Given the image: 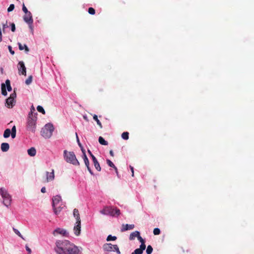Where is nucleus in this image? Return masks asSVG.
<instances>
[{
	"label": "nucleus",
	"instance_id": "nucleus-41",
	"mask_svg": "<svg viewBox=\"0 0 254 254\" xmlns=\"http://www.w3.org/2000/svg\"><path fill=\"white\" fill-rule=\"evenodd\" d=\"M88 13L90 14L93 15L95 13V10L93 8L89 7L88 8Z\"/></svg>",
	"mask_w": 254,
	"mask_h": 254
},
{
	"label": "nucleus",
	"instance_id": "nucleus-7",
	"mask_svg": "<svg viewBox=\"0 0 254 254\" xmlns=\"http://www.w3.org/2000/svg\"><path fill=\"white\" fill-rule=\"evenodd\" d=\"M103 249L104 251L107 252H116L118 254H121V252L118 246L117 245H113L111 243H106L103 245Z\"/></svg>",
	"mask_w": 254,
	"mask_h": 254
},
{
	"label": "nucleus",
	"instance_id": "nucleus-53",
	"mask_svg": "<svg viewBox=\"0 0 254 254\" xmlns=\"http://www.w3.org/2000/svg\"><path fill=\"white\" fill-rule=\"evenodd\" d=\"M114 169H115V171H116V173L117 174V175L118 176V169L116 167H115V168H114Z\"/></svg>",
	"mask_w": 254,
	"mask_h": 254
},
{
	"label": "nucleus",
	"instance_id": "nucleus-47",
	"mask_svg": "<svg viewBox=\"0 0 254 254\" xmlns=\"http://www.w3.org/2000/svg\"><path fill=\"white\" fill-rule=\"evenodd\" d=\"M76 139H77V143H78V144L79 146H81V143L79 141V139L78 138V135H77V134L76 133Z\"/></svg>",
	"mask_w": 254,
	"mask_h": 254
},
{
	"label": "nucleus",
	"instance_id": "nucleus-11",
	"mask_svg": "<svg viewBox=\"0 0 254 254\" xmlns=\"http://www.w3.org/2000/svg\"><path fill=\"white\" fill-rule=\"evenodd\" d=\"M74 234L78 236L80 234L81 231V220L76 221L73 228Z\"/></svg>",
	"mask_w": 254,
	"mask_h": 254
},
{
	"label": "nucleus",
	"instance_id": "nucleus-43",
	"mask_svg": "<svg viewBox=\"0 0 254 254\" xmlns=\"http://www.w3.org/2000/svg\"><path fill=\"white\" fill-rule=\"evenodd\" d=\"M22 10L23 11V12L25 13H26L28 12H29L27 8H26V7L25 6V4L23 3V5H22Z\"/></svg>",
	"mask_w": 254,
	"mask_h": 254
},
{
	"label": "nucleus",
	"instance_id": "nucleus-57",
	"mask_svg": "<svg viewBox=\"0 0 254 254\" xmlns=\"http://www.w3.org/2000/svg\"><path fill=\"white\" fill-rule=\"evenodd\" d=\"M131 254H134L133 253H132Z\"/></svg>",
	"mask_w": 254,
	"mask_h": 254
},
{
	"label": "nucleus",
	"instance_id": "nucleus-22",
	"mask_svg": "<svg viewBox=\"0 0 254 254\" xmlns=\"http://www.w3.org/2000/svg\"><path fill=\"white\" fill-rule=\"evenodd\" d=\"M18 47H19V49L20 50L22 51L23 49H25V51L26 53H27L29 51V49L26 45L24 44L23 46L20 43H18Z\"/></svg>",
	"mask_w": 254,
	"mask_h": 254
},
{
	"label": "nucleus",
	"instance_id": "nucleus-40",
	"mask_svg": "<svg viewBox=\"0 0 254 254\" xmlns=\"http://www.w3.org/2000/svg\"><path fill=\"white\" fill-rule=\"evenodd\" d=\"M153 234L155 235H158L160 234V230L159 228H156L153 230Z\"/></svg>",
	"mask_w": 254,
	"mask_h": 254
},
{
	"label": "nucleus",
	"instance_id": "nucleus-6",
	"mask_svg": "<svg viewBox=\"0 0 254 254\" xmlns=\"http://www.w3.org/2000/svg\"><path fill=\"white\" fill-rule=\"evenodd\" d=\"M0 194L3 198V203L6 206L8 207L10 205L11 201V196L7 192L4 188L0 189Z\"/></svg>",
	"mask_w": 254,
	"mask_h": 254
},
{
	"label": "nucleus",
	"instance_id": "nucleus-9",
	"mask_svg": "<svg viewBox=\"0 0 254 254\" xmlns=\"http://www.w3.org/2000/svg\"><path fill=\"white\" fill-rule=\"evenodd\" d=\"M23 19L25 22L29 24L30 28L32 30V25L33 22V19L32 14L30 11L25 13L23 16Z\"/></svg>",
	"mask_w": 254,
	"mask_h": 254
},
{
	"label": "nucleus",
	"instance_id": "nucleus-13",
	"mask_svg": "<svg viewBox=\"0 0 254 254\" xmlns=\"http://www.w3.org/2000/svg\"><path fill=\"white\" fill-rule=\"evenodd\" d=\"M53 234L55 236L57 234H60L64 236H67L68 233L64 229L58 228L54 231Z\"/></svg>",
	"mask_w": 254,
	"mask_h": 254
},
{
	"label": "nucleus",
	"instance_id": "nucleus-50",
	"mask_svg": "<svg viewBox=\"0 0 254 254\" xmlns=\"http://www.w3.org/2000/svg\"><path fill=\"white\" fill-rule=\"evenodd\" d=\"M81 150L82 154H83L82 155H86V153H85V150L84 148H81Z\"/></svg>",
	"mask_w": 254,
	"mask_h": 254
},
{
	"label": "nucleus",
	"instance_id": "nucleus-44",
	"mask_svg": "<svg viewBox=\"0 0 254 254\" xmlns=\"http://www.w3.org/2000/svg\"><path fill=\"white\" fill-rule=\"evenodd\" d=\"M8 48L10 54L12 55H14V51L12 50L11 46H8Z\"/></svg>",
	"mask_w": 254,
	"mask_h": 254
},
{
	"label": "nucleus",
	"instance_id": "nucleus-14",
	"mask_svg": "<svg viewBox=\"0 0 254 254\" xmlns=\"http://www.w3.org/2000/svg\"><path fill=\"white\" fill-rule=\"evenodd\" d=\"M82 158L84 160L85 165L87 168L88 171H89V172L90 173V174L91 175H93L94 174L89 166V160H88L87 156L86 155H82Z\"/></svg>",
	"mask_w": 254,
	"mask_h": 254
},
{
	"label": "nucleus",
	"instance_id": "nucleus-54",
	"mask_svg": "<svg viewBox=\"0 0 254 254\" xmlns=\"http://www.w3.org/2000/svg\"><path fill=\"white\" fill-rule=\"evenodd\" d=\"M83 118H84V120H85L86 121H88V119H87V117L86 116H83Z\"/></svg>",
	"mask_w": 254,
	"mask_h": 254
},
{
	"label": "nucleus",
	"instance_id": "nucleus-26",
	"mask_svg": "<svg viewBox=\"0 0 254 254\" xmlns=\"http://www.w3.org/2000/svg\"><path fill=\"white\" fill-rule=\"evenodd\" d=\"M16 127L14 126L11 129V135L12 138H14L16 136Z\"/></svg>",
	"mask_w": 254,
	"mask_h": 254
},
{
	"label": "nucleus",
	"instance_id": "nucleus-56",
	"mask_svg": "<svg viewBox=\"0 0 254 254\" xmlns=\"http://www.w3.org/2000/svg\"><path fill=\"white\" fill-rule=\"evenodd\" d=\"M79 147H80V148H81H81H84L83 147V146H82V144L81 145V146H79Z\"/></svg>",
	"mask_w": 254,
	"mask_h": 254
},
{
	"label": "nucleus",
	"instance_id": "nucleus-29",
	"mask_svg": "<svg viewBox=\"0 0 254 254\" xmlns=\"http://www.w3.org/2000/svg\"><path fill=\"white\" fill-rule=\"evenodd\" d=\"M1 94L4 96L7 95L5 85L4 83L1 84Z\"/></svg>",
	"mask_w": 254,
	"mask_h": 254
},
{
	"label": "nucleus",
	"instance_id": "nucleus-35",
	"mask_svg": "<svg viewBox=\"0 0 254 254\" xmlns=\"http://www.w3.org/2000/svg\"><path fill=\"white\" fill-rule=\"evenodd\" d=\"M117 237L112 236V235H110L107 237L106 240L107 241H115L117 240Z\"/></svg>",
	"mask_w": 254,
	"mask_h": 254
},
{
	"label": "nucleus",
	"instance_id": "nucleus-19",
	"mask_svg": "<svg viewBox=\"0 0 254 254\" xmlns=\"http://www.w3.org/2000/svg\"><path fill=\"white\" fill-rule=\"evenodd\" d=\"M73 216L75 218L76 221L81 220L79 211L77 209L74 208L73 212Z\"/></svg>",
	"mask_w": 254,
	"mask_h": 254
},
{
	"label": "nucleus",
	"instance_id": "nucleus-28",
	"mask_svg": "<svg viewBox=\"0 0 254 254\" xmlns=\"http://www.w3.org/2000/svg\"><path fill=\"white\" fill-rule=\"evenodd\" d=\"M99 142L102 145H107L108 144V142L106 141L102 136H100L99 137Z\"/></svg>",
	"mask_w": 254,
	"mask_h": 254
},
{
	"label": "nucleus",
	"instance_id": "nucleus-31",
	"mask_svg": "<svg viewBox=\"0 0 254 254\" xmlns=\"http://www.w3.org/2000/svg\"><path fill=\"white\" fill-rule=\"evenodd\" d=\"M122 137L125 139V140H127L129 138V133L128 132H124L122 134Z\"/></svg>",
	"mask_w": 254,
	"mask_h": 254
},
{
	"label": "nucleus",
	"instance_id": "nucleus-12",
	"mask_svg": "<svg viewBox=\"0 0 254 254\" xmlns=\"http://www.w3.org/2000/svg\"><path fill=\"white\" fill-rule=\"evenodd\" d=\"M18 69L19 74H21L25 76L26 75V67L23 62L20 61L18 63Z\"/></svg>",
	"mask_w": 254,
	"mask_h": 254
},
{
	"label": "nucleus",
	"instance_id": "nucleus-23",
	"mask_svg": "<svg viewBox=\"0 0 254 254\" xmlns=\"http://www.w3.org/2000/svg\"><path fill=\"white\" fill-rule=\"evenodd\" d=\"M28 154L30 156H34L36 153V150L34 147H31L27 151Z\"/></svg>",
	"mask_w": 254,
	"mask_h": 254
},
{
	"label": "nucleus",
	"instance_id": "nucleus-49",
	"mask_svg": "<svg viewBox=\"0 0 254 254\" xmlns=\"http://www.w3.org/2000/svg\"><path fill=\"white\" fill-rule=\"evenodd\" d=\"M8 27V26L7 25V22H6V23H5V24H3V32H4V29H5L6 27Z\"/></svg>",
	"mask_w": 254,
	"mask_h": 254
},
{
	"label": "nucleus",
	"instance_id": "nucleus-15",
	"mask_svg": "<svg viewBox=\"0 0 254 254\" xmlns=\"http://www.w3.org/2000/svg\"><path fill=\"white\" fill-rule=\"evenodd\" d=\"M46 175H47V178H46L47 182L54 180V178H55V175H54V170L53 169L52 170V172L50 173L47 172Z\"/></svg>",
	"mask_w": 254,
	"mask_h": 254
},
{
	"label": "nucleus",
	"instance_id": "nucleus-27",
	"mask_svg": "<svg viewBox=\"0 0 254 254\" xmlns=\"http://www.w3.org/2000/svg\"><path fill=\"white\" fill-rule=\"evenodd\" d=\"M10 133H11L10 129L9 128H7L4 131L3 137L4 138L8 137L10 136Z\"/></svg>",
	"mask_w": 254,
	"mask_h": 254
},
{
	"label": "nucleus",
	"instance_id": "nucleus-36",
	"mask_svg": "<svg viewBox=\"0 0 254 254\" xmlns=\"http://www.w3.org/2000/svg\"><path fill=\"white\" fill-rule=\"evenodd\" d=\"M152 252H153V248H152V246L150 245L148 246L147 247L146 251V254H151Z\"/></svg>",
	"mask_w": 254,
	"mask_h": 254
},
{
	"label": "nucleus",
	"instance_id": "nucleus-5",
	"mask_svg": "<svg viewBox=\"0 0 254 254\" xmlns=\"http://www.w3.org/2000/svg\"><path fill=\"white\" fill-rule=\"evenodd\" d=\"M54 127L52 124H47L42 128L41 131V135L45 138H50L54 131Z\"/></svg>",
	"mask_w": 254,
	"mask_h": 254
},
{
	"label": "nucleus",
	"instance_id": "nucleus-37",
	"mask_svg": "<svg viewBox=\"0 0 254 254\" xmlns=\"http://www.w3.org/2000/svg\"><path fill=\"white\" fill-rule=\"evenodd\" d=\"M13 231L14 232V233L17 235L19 237H20V238H21L22 239H24L22 235L21 234V233H20V232L16 229L13 228Z\"/></svg>",
	"mask_w": 254,
	"mask_h": 254
},
{
	"label": "nucleus",
	"instance_id": "nucleus-45",
	"mask_svg": "<svg viewBox=\"0 0 254 254\" xmlns=\"http://www.w3.org/2000/svg\"><path fill=\"white\" fill-rule=\"evenodd\" d=\"M11 31L14 32L15 31V24L12 23L11 24Z\"/></svg>",
	"mask_w": 254,
	"mask_h": 254
},
{
	"label": "nucleus",
	"instance_id": "nucleus-4",
	"mask_svg": "<svg viewBox=\"0 0 254 254\" xmlns=\"http://www.w3.org/2000/svg\"><path fill=\"white\" fill-rule=\"evenodd\" d=\"M100 213L104 215H110L112 216H118L120 215V210L118 208L113 207L106 206L100 211Z\"/></svg>",
	"mask_w": 254,
	"mask_h": 254
},
{
	"label": "nucleus",
	"instance_id": "nucleus-3",
	"mask_svg": "<svg viewBox=\"0 0 254 254\" xmlns=\"http://www.w3.org/2000/svg\"><path fill=\"white\" fill-rule=\"evenodd\" d=\"M37 116L31 114L28 117L27 121V129L32 132H35L36 127Z\"/></svg>",
	"mask_w": 254,
	"mask_h": 254
},
{
	"label": "nucleus",
	"instance_id": "nucleus-52",
	"mask_svg": "<svg viewBox=\"0 0 254 254\" xmlns=\"http://www.w3.org/2000/svg\"><path fill=\"white\" fill-rule=\"evenodd\" d=\"M110 154L113 157L114 156V152L113 151V150H110Z\"/></svg>",
	"mask_w": 254,
	"mask_h": 254
},
{
	"label": "nucleus",
	"instance_id": "nucleus-33",
	"mask_svg": "<svg viewBox=\"0 0 254 254\" xmlns=\"http://www.w3.org/2000/svg\"><path fill=\"white\" fill-rule=\"evenodd\" d=\"M137 239L141 243L140 245H142L143 247H146L145 240L140 236V235L138 237Z\"/></svg>",
	"mask_w": 254,
	"mask_h": 254
},
{
	"label": "nucleus",
	"instance_id": "nucleus-24",
	"mask_svg": "<svg viewBox=\"0 0 254 254\" xmlns=\"http://www.w3.org/2000/svg\"><path fill=\"white\" fill-rule=\"evenodd\" d=\"M93 118L96 122L100 128H102L103 127L100 121L98 120L97 116L96 115H94L93 117Z\"/></svg>",
	"mask_w": 254,
	"mask_h": 254
},
{
	"label": "nucleus",
	"instance_id": "nucleus-2",
	"mask_svg": "<svg viewBox=\"0 0 254 254\" xmlns=\"http://www.w3.org/2000/svg\"><path fill=\"white\" fill-rule=\"evenodd\" d=\"M64 157L67 162L72 164L73 165L79 166L80 164L73 152H68L66 150H64Z\"/></svg>",
	"mask_w": 254,
	"mask_h": 254
},
{
	"label": "nucleus",
	"instance_id": "nucleus-18",
	"mask_svg": "<svg viewBox=\"0 0 254 254\" xmlns=\"http://www.w3.org/2000/svg\"><path fill=\"white\" fill-rule=\"evenodd\" d=\"M145 248L146 247H143V246L140 245L139 248L135 249L133 253L134 254H142Z\"/></svg>",
	"mask_w": 254,
	"mask_h": 254
},
{
	"label": "nucleus",
	"instance_id": "nucleus-38",
	"mask_svg": "<svg viewBox=\"0 0 254 254\" xmlns=\"http://www.w3.org/2000/svg\"><path fill=\"white\" fill-rule=\"evenodd\" d=\"M32 76L31 75H30V76L28 77V78L25 81V83L27 84V85H29L30 84L31 82H32Z\"/></svg>",
	"mask_w": 254,
	"mask_h": 254
},
{
	"label": "nucleus",
	"instance_id": "nucleus-20",
	"mask_svg": "<svg viewBox=\"0 0 254 254\" xmlns=\"http://www.w3.org/2000/svg\"><path fill=\"white\" fill-rule=\"evenodd\" d=\"M140 235V233L138 231H135L130 234L129 236V240H133L135 239V237L137 238Z\"/></svg>",
	"mask_w": 254,
	"mask_h": 254
},
{
	"label": "nucleus",
	"instance_id": "nucleus-30",
	"mask_svg": "<svg viewBox=\"0 0 254 254\" xmlns=\"http://www.w3.org/2000/svg\"><path fill=\"white\" fill-rule=\"evenodd\" d=\"M5 84L6 85L7 89L8 91H11L12 90V88L10 85V82L9 79H7L5 81Z\"/></svg>",
	"mask_w": 254,
	"mask_h": 254
},
{
	"label": "nucleus",
	"instance_id": "nucleus-25",
	"mask_svg": "<svg viewBox=\"0 0 254 254\" xmlns=\"http://www.w3.org/2000/svg\"><path fill=\"white\" fill-rule=\"evenodd\" d=\"M53 207L54 213L56 214H58L61 212V211L62 210V207L60 206H58L57 205V206H55V207Z\"/></svg>",
	"mask_w": 254,
	"mask_h": 254
},
{
	"label": "nucleus",
	"instance_id": "nucleus-16",
	"mask_svg": "<svg viewBox=\"0 0 254 254\" xmlns=\"http://www.w3.org/2000/svg\"><path fill=\"white\" fill-rule=\"evenodd\" d=\"M134 225L133 224H123L121 229L122 232H124L129 230H132L134 228Z\"/></svg>",
	"mask_w": 254,
	"mask_h": 254
},
{
	"label": "nucleus",
	"instance_id": "nucleus-39",
	"mask_svg": "<svg viewBox=\"0 0 254 254\" xmlns=\"http://www.w3.org/2000/svg\"><path fill=\"white\" fill-rule=\"evenodd\" d=\"M107 163L110 167H112L113 168H115L116 167L114 163L109 159L107 160Z\"/></svg>",
	"mask_w": 254,
	"mask_h": 254
},
{
	"label": "nucleus",
	"instance_id": "nucleus-34",
	"mask_svg": "<svg viewBox=\"0 0 254 254\" xmlns=\"http://www.w3.org/2000/svg\"><path fill=\"white\" fill-rule=\"evenodd\" d=\"M37 111L39 112H40V113H42L44 115L45 114V110L44 109V108L42 106H39V105L37 107Z\"/></svg>",
	"mask_w": 254,
	"mask_h": 254
},
{
	"label": "nucleus",
	"instance_id": "nucleus-21",
	"mask_svg": "<svg viewBox=\"0 0 254 254\" xmlns=\"http://www.w3.org/2000/svg\"><path fill=\"white\" fill-rule=\"evenodd\" d=\"M9 148V145L7 143H2L1 144V149L3 152L8 151Z\"/></svg>",
	"mask_w": 254,
	"mask_h": 254
},
{
	"label": "nucleus",
	"instance_id": "nucleus-1",
	"mask_svg": "<svg viewBox=\"0 0 254 254\" xmlns=\"http://www.w3.org/2000/svg\"><path fill=\"white\" fill-rule=\"evenodd\" d=\"M55 251L57 254H81L82 249L68 240H58Z\"/></svg>",
	"mask_w": 254,
	"mask_h": 254
},
{
	"label": "nucleus",
	"instance_id": "nucleus-55",
	"mask_svg": "<svg viewBox=\"0 0 254 254\" xmlns=\"http://www.w3.org/2000/svg\"><path fill=\"white\" fill-rule=\"evenodd\" d=\"M0 71H1V73L2 74L3 72V68L1 67L0 68Z\"/></svg>",
	"mask_w": 254,
	"mask_h": 254
},
{
	"label": "nucleus",
	"instance_id": "nucleus-48",
	"mask_svg": "<svg viewBox=\"0 0 254 254\" xmlns=\"http://www.w3.org/2000/svg\"><path fill=\"white\" fill-rule=\"evenodd\" d=\"M129 168L131 170V173H132V176L133 177L134 176V170H133V167L131 166H129Z\"/></svg>",
	"mask_w": 254,
	"mask_h": 254
},
{
	"label": "nucleus",
	"instance_id": "nucleus-51",
	"mask_svg": "<svg viewBox=\"0 0 254 254\" xmlns=\"http://www.w3.org/2000/svg\"><path fill=\"white\" fill-rule=\"evenodd\" d=\"M41 192L42 193H45L46 192V188L45 187H43L42 189H41Z\"/></svg>",
	"mask_w": 254,
	"mask_h": 254
},
{
	"label": "nucleus",
	"instance_id": "nucleus-10",
	"mask_svg": "<svg viewBox=\"0 0 254 254\" xmlns=\"http://www.w3.org/2000/svg\"><path fill=\"white\" fill-rule=\"evenodd\" d=\"M88 153H89V154L92 158L94 167L96 168V169L98 171H100L101 168L100 164H99L98 161H97V159L96 158V157L93 155V154L92 153V152H91V151L90 150H88Z\"/></svg>",
	"mask_w": 254,
	"mask_h": 254
},
{
	"label": "nucleus",
	"instance_id": "nucleus-17",
	"mask_svg": "<svg viewBox=\"0 0 254 254\" xmlns=\"http://www.w3.org/2000/svg\"><path fill=\"white\" fill-rule=\"evenodd\" d=\"M62 200L61 197L59 195H56L53 198V207L58 205L59 202Z\"/></svg>",
	"mask_w": 254,
	"mask_h": 254
},
{
	"label": "nucleus",
	"instance_id": "nucleus-32",
	"mask_svg": "<svg viewBox=\"0 0 254 254\" xmlns=\"http://www.w3.org/2000/svg\"><path fill=\"white\" fill-rule=\"evenodd\" d=\"M35 108L33 106H32L31 109H30V112L28 114V116H30V115L31 114H32V115H35L36 116H37V113H35Z\"/></svg>",
	"mask_w": 254,
	"mask_h": 254
},
{
	"label": "nucleus",
	"instance_id": "nucleus-42",
	"mask_svg": "<svg viewBox=\"0 0 254 254\" xmlns=\"http://www.w3.org/2000/svg\"><path fill=\"white\" fill-rule=\"evenodd\" d=\"M14 8V5L13 4H11L8 8H7V11L10 12L12 11Z\"/></svg>",
	"mask_w": 254,
	"mask_h": 254
},
{
	"label": "nucleus",
	"instance_id": "nucleus-46",
	"mask_svg": "<svg viewBox=\"0 0 254 254\" xmlns=\"http://www.w3.org/2000/svg\"><path fill=\"white\" fill-rule=\"evenodd\" d=\"M25 248H26V250L28 252V254H30L32 252L31 250L27 245L26 246Z\"/></svg>",
	"mask_w": 254,
	"mask_h": 254
},
{
	"label": "nucleus",
	"instance_id": "nucleus-8",
	"mask_svg": "<svg viewBox=\"0 0 254 254\" xmlns=\"http://www.w3.org/2000/svg\"><path fill=\"white\" fill-rule=\"evenodd\" d=\"M16 97L15 91L10 94V97L6 99V106L7 108H12L15 103V98Z\"/></svg>",
	"mask_w": 254,
	"mask_h": 254
}]
</instances>
